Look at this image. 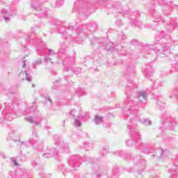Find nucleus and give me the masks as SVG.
Returning a JSON list of instances; mask_svg holds the SVG:
<instances>
[{
    "label": "nucleus",
    "mask_w": 178,
    "mask_h": 178,
    "mask_svg": "<svg viewBox=\"0 0 178 178\" xmlns=\"http://www.w3.org/2000/svg\"><path fill=\"white\" fill-rule=\"evenodd\" d=\"M128 106L129 107L128 110L127 115L129 116V122L127 127L130 131L131 139L127 142V147H133L134 143H138L141 136H140V132L137 129V123L140 122V118L137 117V113L138 112V106L133 105V102L130 99V97L127 98Z\"/></svg>",
    "instance_id": "obj_1"
},
{
    "label": "nucleus",
    "mask_w": 178,
    "mask_h": 178,
    "mask_svg": "<svg viewBox=\"0 0 178 178\" xmlns=\"http://www.w3.org/2000/svg\"><path fill=\"white\" fill-rule=\"evenodd\" d=\"M55 144L56 147L54 149H50L49 151L46 152V153L43 154V158H51V156L58 158V156H60V154L69 149V146L67 144H65L62 138H56L55 140Z\"/></svg>",
    "instance_id": "obj_2"
},
{
    "label": "nucleus",
    "mask_w": 178,
    "mask_h": 178,
    "mask_svg": "<svg viewBox=\"0 0 178 178\" xmlns=\"http://www.w3.org/2000/svg\"><path fill=\"white\" fill-rule=\"evenodd\" d=\"M15 109V107L13 105L11 106H6V108L3 111V119L6 120H8V122H11V120H13V116H15V114H13V111Z\"/></svg>",
    "instance_id": "obj_3"
},
{
    "label": "nucleus",
    "mask_w": 178,
    "mask_h": 178,
    "mask_svg": "<svg viewBox=\"0 0 178 178\" xmlns=\"http://www.w3.org/2000/svg\"><path fill=\"white\" fill-rule=\"evenodd\" d=\"M69 162L71 166L79 168L80 163H81V157L77 154L73 155L70 157Z\"/></svg>",
    "instance_id": "obj_4"
},
{
    "label": "nucleus",
    "mask_w": 178,
    "mask_h": 178,
    "mask_svg": "<svg viewBox=\"0 0 178 178\" xmlns=\"http://www.w3.org/2000/svg\"><path fill=\"white\" fill-rule=\"evenodd\" d=\"M38 141V137H37V132L35 131H33L32 137L29 140L28 142H22V144H24L26 147H31V145H33Z\"/></svg>",
    "instance_id": "obj_5"
},
{
    "label": "nucleus",
    "mask_w": 178,
    "mask_h": 178,
    "mask_svg": "<svg viewBox=\"0 0 178 178\" xmlns=\"http://www.w3.org/2000/svg\"><path fill=\"white\" fill-rule=\"evenodd\" d=\"M157 55H161L163 54V55H169L170 54V49H169V47L166 45V44H163L161 49H159L156 51Z\"/></svg>",
    "instance_id": "obj_6"
},
{
    "label": "nucleus",
    "mask_w": 178,
    "mask_h": 178,
    "mask_svg": "<svg viewBox=\"0 0 178 178\" xmlns=\"http://www.w3.org/2000/svg\"><path fill=\"white\" fill-rule=\"evenodd\" d=\"M1 15H3V17L5 22H9V20H10V14H9V12L6 9L1 10Z\"/></svg>",
    "instance_id": "obj_7"
},
{
    "label": "nucleus",
    "mask_w": 178,
    "mask_h": 178,
    "mask_svg": "<svg viewBox=\"0 0 178 178\" xmlns=\"http://www.w3.org/2000/svg\"><path fill=\"white\" fill-rule=\"evenodd\" d=\"M86 29L89 30L90 33H94L97 30V24L95 22H92L91 24H88L86 25Z\"/></svg>",
    "instance_id": "obj_8"
},
{
    "label": "nucleus",
    "mask_w": 178,
    "mask_h": 178,
    "mask_svg": "<svg viewBox=\"0 0 178 178\" xmlns=\"http://www.w3.org/2000/svg\"><path fill=\"white\" fill-rule=\"evenodd\" d=\"M137 98L138 101H140V102H144V101L147 99V93L145 92L140 91L138 92Z\"/></svg>",
    "instance_id": "obj_9"
},
{
    "label": "nucleus",
    "mask_w": 178,
    "mask_h": 178,
    "mask_svg": "<svg viewBox=\"0 0 178 178\" xmlns=\"http://www.w3.org/2000/svg\"><path fill=\"white\" fill-rule=\"evenodd\" d=\"M139 149L144 154H151L152 152L149 151V149L145 147V144L144 143H140L139 145Z\"/></svg>",
    "instance_id": "obj_10"
},
{
    "label": "nucleus",
    "mask_w": 178,
    "mask_h": 178,
    "mask_svg": "<svg viewBox=\"0 0 178 178\" xmlns=\"http://www.w3.org/2000/svg\"><path fill=\"white\" fill-rule=\"evenodd\" d=\"M26 120H27V122H29V123H34L35 126H38V124H40V119L35 120L31 116L26 117Z\"/></svg>",
    "instance_id": "obj_11"
},
{
    "label": "nucleus",
    "mask_w": 178,
    "mask_h": 178,
    "mask_svg": "<svg viewBox=\"0 0 178 178\" xmlns=\"http://www.w3.org/2000/svg\"><path fill=\"white\" fill-rule=\"evenodd\" d=\"M94 121H95V124H99L102 123V122H104V117L95 115Z\"/></svg>",
    "instance_id": "obj_12"
},
{
    "label": "nucleus",
    "mask_w": 178,
    "mask_h": 178,
    "mask_svg": "<svg viewBox=\"0 0 178 178\" xmlns=\"http://www.w3.org/2000/svg\"><path fill=\"white\" fill-rule=\"evenodd\" d=\"M154 71L152 70V67L151 66H147V67L145 69V73L146 76H152V73Z\"/></svg>",
    "instance_id": "obj_13"
},
{
    "label": "nucleus",
    "mask_w": 178,
    "mask_h": 178,
    "mask_svg": "<svg viewBox=\"0 0 178 178\" xmlns=\"http://www.w3.org/2000/svg\"><path fill=\"white\" fill-rule=\"evenodd\" d=\"M176 24H177L176 22L172 21V23H170V25H168V26L166 28L167 30L172 32V30H175V28L176 27Z\"/></svg>",
    "instance_id": "obj_14"
},
{
    "label": "nucleus",
    "mask_w": 178,
    "mask_h": 178,
    "mask_svg": "<svg viewBox=\"0 0 178 178\" xmlns=\"http://www.w3.org/2000/svg\"><path fill=\"white\" fill-rule=\"evenodd\" d=\"M163 126H173V122H171L170 120L167 119L166 121L164 122L163 126H160L161 130H163Z\"/></svg>",
    "instance_id": "obj_15"
},
{
    "label": "nucleus",
    "mask_w": 178,
    "mask_h": 178,
    "mask_svg": "<svg viewBox=\"0 0 178 178\" xmlns=\"http://www.w3.org/2000/svg\"><path fill=\"white\" fill-rule=\"evenodd\" d=\"M166 37V35L165 34H163V33H159L156 35L155 40L156 41H157L158 42H160L161 38H165Z\"/></svg>",
    "instance_id": "obj_16"
},
{
    "label": "nucleus",
    "mask_w": 178,
    "mask_h": 178,
    "mask_svg": "<svg viewBox=\"0 0 178 178\" xmlns=\"http://www.w3.org/2000/svg\"><path fill=\"white\" fill-rule=\"evenodd\" d=\"M165 152V151L161 149V150H156V154L155 156L157 158H162V156H163V153Z\"/></svg>",
    "instance_id": "obj_17"
},
{
    "label": "nucleus",
    "mask_w": 178,
    "mask_h": 178,
    "mask_svg": "<svg viewBox=\"0 0 178 178\" xmlns=\"http://www.w3.org/2000/svg\"><path fill=\"white\" fill-rule=\"evenodd\" d=\"M126 91L127 95H129V94H130V91H133V87L131 86V84L127 86Z\"/></svg>",
    "instance_id": "obj_18"
},
{
    "label": "nucleus",
    "mask_w": 178,
    "mask_h": 178,
    "mask_svg": "<svg viewBox=\"0 0 178 178\" xmlns=\"http://www.w3.org/2000/svg\"><path fill=\"white\" fill-rule=\"evenodd\" d=\"M140 122H141L143 124H145V126H149V124H151V121H149V120L145 119L140 120Z\"/></svg>",
    "instance_id": "obj_19"
},
{
    "label": "nucleus",
    "mask_w": 178,
    "mask_h": 178,
    "mask_svg": "<svg viewBox=\"0 0 178 178\" xmlns=\"http://www.w3.org/2000/svg\"><path fill=\"white\" fill-rule=\"evenodd\" d=\"M32 8L36 10H38V9H40V4H38V2L33 3Z\"/></svg>",
    "instance_id": "obj_20"
},
{
    "label": "nucleus",
    "mask_w": 178,
    "mask_h": 178,
    "mask_svg": "<svg viewBox=\"0 0 178 178\" xmlns=\"http://www.w3.org/2000/svg\"><path fill=\"white\" fill-rule=\"evenodd\" d=\"M76 94H78L79 97H83V95H86V92H84L83 89H79L76 91Z\"/></svg>",
    "instance_id": "obj_21"
},
{
    "label": "nucleus",
    "mask_w": 178,
    "mask_h": 178,
    "mask_svg": "<svg viewBox=\"0 0 178 178\" xmlns=\"http://www.w3.org/2000/svg\"><path fill=\"white\" fill-rule=\"evenodd\" d=\"M154 22H155V23H159V22H163V19L161 18V16L156 15Z\"/></svg>",
    "instance_id": "obj_22"
},
{
    "label": "nucleus",
    "mask_w": 178,
    "mask_h": 178,
    "mask_svg": "<svg viewBox=\"0 0 178 178\" xmlns=\"http://www.w3.org/2000/svg\"><path fill=\"white\" fill-rule=\"evenodd\" d=\"M127 73L128 74H131L134 73V67H128L127 69Z\"/></svg>",
    "instance_id": "obj_23"
},
{
    "label": "nucleus",
    "mask_w": 178,
    "mask_h": 178,
    "mask_svg": "<svg viewBox=\"0 0 178 178\" xmlns=\"http://www.w3.org/2000/svg\"><path fill=\"white\" fill-rule=\"evenodd\" d=\"M74 73L75 74H80V73H81V68L80 67H76L74 68V70H73Z\"/></svg>",
    "instance_id": "obj_24"
},
{
    "label": "nucleus",
    "mask_w": 178,
    "mask_h": 178,
    "mask_svg": "<svg viewBox=\"0 0 178 178\" xmlns=\"http://www.w3.org/2000/svg\"><path fill=\"white\" fill-rule=\"evenodd\" d=\"M39 17H46L47 16V11L42 12L40 13H38Z\"/></svg>",
    "instance_id": "obj_25"
},
{
    "label": "nucleus",
    "mask_w": 178,
    "mask_h": 178,
    "mask_svg": "<svg viewBox=\"0 0 178 178\" xmlns=\"http://www.w3.org/2000/svg\"><path fill=\"white\" fill-rule=\"evenodd\" d=\"M25 74L27 81H31V76H30V74H29V72H27V71H25Z\"/></svg>",
    "instance_id": "obj_26"
},
{
    "label": "nucleus",
    "mask_w": 178,
    "mask_h": 178,
    "mask_svg": "<svg viewBox=\"0 0 178 178\" xmlns=\"http://www.w3.org/2000/svg\"><path fill=\"white\" fill-rule=\"evenodd\" d=\"M70 115L73 116L74 118H78V115H76V110H72L70 111Z\"/></svg>",
    "instance_id": "obj_27"
},
{
    "label": "nucleus",
    "mask_w": 178,
    "mask_h": 178,
    "mask_svg": "<svg viewBox=\"0 0 178 178\" xmlns=\"http://www.w3.org/2000/svg\"><path fill=\"white\" fill-rule=\"evenodd\" d=\"M75 124L76 126H78L79 127H80V126H81V122H80V120L75 119Z\"/></svg>",
    "instance_id": "obj_28"
},
{
    "label": "nucleus",
    "mask_w": 178,
    "mask_h": 178,
    "mask_svg": "<svg viewBox=\"0 0 178 178\" xmlns=\"http://www.w3.org/2000/svg\"><path fill=\"white\" fill-rule=\"evenodd\" d=\"M169 172L172 173V178L176 177V170H174V171H172V170H169Z\"/></svg>",
    "instance_id": "obj_29"
},
{
    "label": "nucleus",
    "mask_w": 178,
    "mask_h": 178,
    "mask_svg": "<svg viewBox=\"0 0 178 178\" xmlns=\"http://www.w3.org/2000/svg\"><path fill=\"white\" fill-rule=\"evenodd\" d=\"M118 38H120V40H124V38H125L124 33L122 32L121 34L119 35Z\"/></svg>",
    "instance_id": "obj_30"
},
{
    "label": "nucleus",
    "mask_w": 178,
    "mask_h": 178,
    "mask_svg": "<svg viewBox=\"0 0 178 178\" xmlns=\"http://www.w3.org/2000/svg\"><path fill=\"white\" fill-rule=\"evenodd\" d=\"M41 63H42V61H41V60L39 59V60H37L35 61L34 65H41Z\"/></svg>",
    "instance_id": "obj_31"
},
{
    "label": "nucleus",
    "mask_w": 178,
    "mask_h": 178,
    "mask_svg": "<svg viewBox=\"0 0 178 178\" xmlns=\"http://www.w3.org/2000/svg\"><path fill=\"white\" fill-rule=\"evenodd\" d=\"M118 13H121L122 15H129V11L124 12V10H122V11L118 10Z\"/></svg>",
    "instance_id": "obj_32"
},
{
    "label": "nucleus",
    "mask_w": 178,
    "mask_h": 178,
    "mask_svg": "<svg viewBox=\"0 0 178 178\" xmlns=\"http://www.w3.org/2000/svg\"><path fill=\"white\" fill-rule=\"evenodd\" d=\"M139 165H145V160H144L143 159H141L139 161Z\"/></svg>",
    "instance_id": "obj_33"
},
{
    "label": "nucleus",
    "mask_w": 178,
    "mask_h": 178,
    "mask_svg": "<svg viewBox=\"0 0 178 178\" xmlns=\"http://www.w3.org/2000/svg\"><path fill=\"white\" fill-rule=\"evenodd\" d=\"M108 152V148H103V149H102V154H103V155H105V154H106V153Z\"/></svg>",
    "instance_id": "obj_34"
},
{
    "label": "nucleus",
    "mask_w": 178,
    "mask_h": 178,
    "mask_svg": "<svg viewBox=\"0 0 178 178\" xmlns=\"http://www.w3.org/2000/svg\"><path fill=\"white\" fill-rule=\"evenodd\" d=\"M62 5H63V1H60V4H58V3H56V6H57L58 8H60V6H62Z\"/></svg>",
    "instance_id": "obj_35"
},
{
    "label": "nucleus",
    "mask_w": 178,
    "mask_h": 178,
    "mask_svg": "<svg viewBox=\"0 0 178 178\" xmlns=\"http://www.w3.org/2000/svg\"><path fill=\"white\" fill-rule=\"evenodd\" d=\"M26 42H30L31 41V37L28 36V38L26 39Z\"/></svg>",
    "instance_id": "obj_36"
},
{
    "label": "nucleus",
    "mask_w": 178,
    "mask_h": 178,
    "mask_svg": "<svg viewBox=\"0 0 178 178\" xmlns=\"http://www.w3.org/2000/svg\"><path fill=\"white\" fill-rule=\"evenodd\" d=\"M49 61H51V58H46L44 59V62H45L46 63H48V62H49Z\"/></svg>",
    "instance_id": "obj_37"
},
{
    "label": "nucleus",
    "mask_w": 178,
    "mask_h": 178,
    "mask_svg": "<svg viewBox=\"0 0 178 178\" xmlns=\"http://www.w3.org/2000/svg\"><path fill=\"white\" fill-rule=\"evenodd\" d=\"M13 162L15 166H17V165H19V163H17V161L16 159H14V160L13 161Z\"/></svg>",
    "instance_id": "obj_38"
},
{
    "label": "nucleus",
    "mask_w": 178,
    "mask_h": 178,
    "mask_svg": "<svg viewBox=\"0 0 178 178\" xmlns=\"http://www.w3.org/2000/svg\"><path fill=\"white\" fill-rule=\"evenodd\" d=\"M115 23H116L117 26H120L121 21L118 19L115 22Z\"/></svg>",
    "instance_id": "obj_39"
},
{
    "label": "nucleus",
    "mask_w": 178,
    "mask_h": 178,
    "mask_svg": "<svg viewBox=\"0 0 178 178\" xmlns=\"http://www.w3.org/2000/svg\"><path fill=\"white\" fill-rule=\"evenodd\" d=\"M74 27L72 26H70L68 27V30H74Z\"/></svg>",
    "instance_id": "obj_40"
},
{
    "label": "nucleus",
    "mask_w": 178,
    "mask_h": 178,
    "mask_svg": "<svg viewBox=\"0 0 178 178\" xmlns=\"http://www.w3.org/2000/svg\"><path fill=\"white\" fill-rule=\"evenodd\" d=\"M22 67H24V68L26 67V60L24 61V64L22 65Z\"/></svg>",
    "instance_id": "obj_41"
},
{
    "label": "nucleus",
    "mask_w": 178,
    "mask_h": 178,
    "mask_svg": "<svg viewBox=\"0 0 178 178\" xmlns=\"http://www.w3.org/2000/svg\"><path fill=\"white\" fill-rule=\"evenodd\" d=\"M154 10H152V11H149V13H151L152 16H154Z\"/></svg>",
    "instance_id": "obj_42"
},
{
    "label": "nucleus",
    "mask_w": 178,
    "mask_h": 178,
    "mask_svg": "<svg viewBox=\"0 0 178 178\" xmlns=\"http://www.w3.org/2000/svg\"><path fill=\"white\" fill-rule=\"evenodd\" d=\"M49 52H50V55H52L54 53H52V49H49Z\"/></svg>",
    "instance_id": "obj_43"
},
{
    "label": "nucleus",
    "mask_w": 178,
    "mask_h": 178,
    "mask_svg": "<svg viewBox=\"0 0 178 178\" xmlns=\"http://www.w3.org/2000/svg\"><path fill=\"white\" fill-rule=\"evenodd\" d=\"M48 101H49L50 104H52V99H51L50 98H47Z\"/></svg>",
    "instance_id": "obj_44"
},
{
    "label": "nucleus",
    "mask_w": 178,
    "mask_h": 178,
    "mask_svg": "<svg viewBox=\"0 0 178 178\" xmlns=\"http://www.w3.org/2000/svg\"><path fill=\"white\" fill-rule=\"evenodd\" d=\"M64 70H65V72H69V69H67V68H66V67L64 68Z\"/></svg>",
    "instance_id": "obj_45"
},
{
    "label": "nucleus",
    "mask_w": 178,
    "mask_h": 178,
    "mask_svg": "<svg viewBox=\"0 0 178 178\" xmlns=\"http://www.w3.org/2000/svg\"><path fill=\"white\" fill-rule=\"evenodd\" d=\"M22 74H24V72H20L19 76H22Z\"/></svg>",
    "instance_id": "obj_46"
},
{
    "label": "nucleus",
    "mask_w": 178,
    "mask_h": 178,
    "mask_svg": "<svg viewBox=\"0 0 178 178\" xmlns=\"http://www.w3.org/2000/svg\"><path fill=\"white\" fill-rule=\"evenodd\" d=\"M15 87L17 88H19V84L15 85Z\"/></svg>",
    "instance_id": "obj_47"
},
{
    "label": "nucleus",
    "mask_w": 178,
    "mask_h": 178,
    "mask_svg": "<svg viewBox=\"0 0 178 178\" xmlns=\"http://www.w3.org/2000/svg\"><path fill=\"white\" fill-rule=\"evenodd\" d=\"M2 109V105L0 104V111Z\"/></svg>",
    "instance_id": "obj_48"
},
{
    "label": "nucleus",
    "mask_w": 178,
    "mask_h": 178,
    "mask_svg": "<svg viewBox=\"0 0 178 178\" xmlns=\"http://www.w3.org/2000/svg\"><path fill=\"white\" fill-rule=\"evenodd\" d=\"M172 169L175 170V169H176V167H175V166H173V168H172Z\"/></svg>",
    "instance_id": "obj_49"
},
{
    "label": "nucleus",
    "mask_w": 178,
    "mask_h": 178,
    "mask_svg": "<svg viewBox=\"0 0 178 178\" xmlns=\"http://www.w3.org/2000/svg\"><path fill=\"white\" fill-rule=\"evenodd\" d=\"M152 158H154L155 156V155H152Z\"/></svg>",
    "instance_id": "obj_50"
},
{
    "label": "nucleus",
    "mask_w": 178,
    "mask_h": 178,
    "mask_svg": "<svg viewBox=\"0 0 178 178\" xmlns=\"http://www.w3.org/2000/svg\"><path fill=\"white\" fill-rule=\"evenodd\" d=\"M107 8H111V6H107Z\"/></svg>",
    "instance_id": "obj_51"
},
{
    "label": "nucleus",
    "mask_w": 178,
    "mask_h": 178,
    "mask_svg": "<svg viewBox=\"0 0 178 178\" xmlns=\"http://www.w3.org/2000/svg\"><path fill=\"white\" fill-rule=\"evenodd\" d=\"M54 90H56V87L53 88Z\"/></svg>",
    "instance_id": "obj_52"
},
{
    "label": "nucleus",
    "mask_w": 178,
    "mask_h": 178,
    "mask_svg": "<svg viewBox=\"0 0 178 178\" xmlns=\"http://www.w3.org/2000/svg\"><path fill=\"white\" fill-rule=\"evenodd\" d=\"M56 84H58V81H56Z\"/></svg>",
    "instance_id": "obj_53"
},
{
    "label": "nucleus",
    "mask_w": 178,
    "mask_h": 178,
    "mask_svg": "<svg viewBox=\"0 0 178 178\" xmlns=\"http://www.w3.org/2000/svg\"><path fill=\"white\" fill-rule=\"evenodd\" d=\"M85 148H87V145H85Z\"/></svg>",
    "instance_id": "obj_54"
},
{
    "label": "nucleus",
    "mask_w": 178,
    "mask_h": 178,
    "mask_svg": "<svg viewBox=\"0 0 178 178\" xmlns=\"http://www.w3.org/2000/svg\"><path fill=\"white\" fill-rule=\"evenodd\" d=\"M65 121H63V124H65Z\"/></svg>",
    "instance_id": "obj_55"
},
{
    "label": "nucleus",
    "mask_w": 178,
    "mask_h": 178,
    "mask_svg": "<svg viewBox=\"0 0 178 178\" xmlns=\"http://www.w3.org/2000/svg\"><path fill=\"white\" fill-rule=\"evenodd\" d=\"M62 34H63H63H65V32H64V33H63Z\"/></svg>",
    "instance_id": "obj_56"
},
{
    "label": "nucleus",
    "mask_w": 178,
    "mask_h": 178,
    "mask_svg": "<svg viewBox=\"0 0 178 178\" xmlns=\"http://www.w3.org/2000/svg\"><path fill=\"white\" fill-rule=\"evenodd\" d=\"M170 98H172V96H170Z\"/></svg>",
    "instance_id": "obj_57"
},
{
    "label": "nucleus",
    "mask_w": 178,
    "mask_h": 178,
    "mask_svg": "<svg viewBox=\"0 0 178 178\" xmlns=\"http://www.w3.org/2000/svg\"><path fill=\"white\" fill-rule=\"evenodd\" d=\"M51 62V63H52V61H50Z\"/></svg>",
    "instance_id": "obj_58"
}]
</instances>
